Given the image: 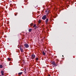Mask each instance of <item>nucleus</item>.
I'll return each mask as SVG.
<instances>
[{
    "label": "nucleus",
    "mask_w": 76,
    "mask_h": 76,
    "mask_svg": "<svg viewBox=\"0 0 76 76\" xmlns=\"http://www.w3.org/2000/svg\"><path fill=\"white\" fill-rule=\"evenodd\" d=\"M52 63L53 66H57V64H56V63L54 61H53Z\"/></svg>",
    "instance_id": "4"
},
{
    "label": "nucleus",
    "mask_w": 76,
    "mask_h": 76,
    "mask_svg": "<svg viewBox=\"0 0 76 76\" xmlns=\"http://www.w3.org/2000/svg\"><path fill=\"white\" fill-rule=\"evenodd\" d=\"M34 58H35V56L34 54L32 55L31 56L32 59H34Z\"/></svg>",
    "instance_id": "3"
},
{
    "label": "nucleus",
    "mask_w": 76,
    "mask_h": 76,
    "mask_svg": "<svg viewBox=\"0 0 76 76\" xmlns=\"http://www.w3.org/2000/svg\"><path fill=\"white\" fill-rule=\"evenodd\" d=\"M42 53L43 55H45V52H44V51L42 52Z\"/></svg>",
    "instance_id": "12"
},
{
    "label": "nucleus",
    "mask_w": 76,
    "mask_h": 76,
    "mask_svg": "<svg viewBox=\"0 0 76 76\" xmlns=\"http://www.w3.org/2000/svg\"><path fill=\"white\" fill-rule=\"evenodd\" d=\"M0 76H1V75H0Z\"/></svg>",
    "instance_id": "23"
},
{
    "label": "nucleus",
    "mask_w": 76,
    "mask_h": 76,
    "mask_svg": "<svg viewBox=\"0 0 76 76\" xmlns=\"http://www.w3.org/2000/svg\"><path fill=\"white\" fill-rule=\"evenodd\" d=\"M32 29L30 28L28 30V31L29 32H31V31H32Z\"/></svg>",
    "instance_id": "9"
},
{
    "label": "nucleus",
    "mask_w": 76,
    "mask_h": 76,
    "mask_svg": "<svg viewBox=\"0 0 76 76\" xmlns=\"http://www.w3.org/2000/svg\"><path fill=\"white\" fill-rule=\"evenodd\" d=\"M62 57H64V56H63V55Z\"/></svg>",
    "instance_id": "21"
},
{
    "label": "nucleus",
    "mask_w": 76,
    "mask_h": 76,
    "mask_svg": "<svg viewBox=\"0 0 76 76\" xmlns=\"http://www.w3.org/2000/svg\"><path fill=\"white\" fill-rule=\"evenodd\" d=\"M20 49L21 52H23V50L20 47Z\"/></svg>",
    "instance_id": "5"
},
{
    "label": "nucleus",
    "mask_w": 76,
    "mask_h": 76,
    "mask_svg": "<svg viewBox=\"0 0 76 76\" xmlns=\"http://www.w3.org/2000/svg\"><path fill=\"white\" fill-rule=\"evenodd\" d=\"M8 60H9V61H10V60H11V59H10V58H8Z\"/></svg>",
    "instance_id": "13"
},
{
    "label": "nucleus",
    "mask_w": 76,
    "mask_h": 76,
    "mask_svg": "<svg viewBox=\"0 0 76 76\" xmlns=\"http://www.w3.org/2000/svg\"><path fill=\"white\" fill-rule=\"evenodd\" d=\"M49 12H50V11H48V10H46L45 11L46 13H48L47 14H48Z\"/></svg>",
    "instance_id": "8"
},
{
    "label": "nucleus",
    "mask_w": 76,
    "mask_h": 76,
    "mask_svg": "<svg viewBox=\"0 0 76 76\" xmlns=\"http://www.w3.org/2000/svg\"><path fill=\"white\" fill-rule=\"evenodd\" d=\"M35 26H36V24H34V25L33 27H35Z\"/></svg>",
    "instance_id": "17"
},
{
    "label": "nucleus",
    "mask_w": 76,
    "mask_h": 76,
    "mask_svg": "<svg viewBox=\"0 0 76 76\" xmlns=\"http://www.w3.org/2000/svg\"><path fill=\"white\" fill-rule=\"evenodd\" d=\"M3 73H4V72H3V71H1V75H2V76H3V75H4Z\"/></svg>",
    "instance_id": "6"
},
{
    "label": "nucleus",
    "mask_w": 76,
    "mask_h": 76,
    "mask_svg": "<svg viewBox=\"0 0 76 76\" xmlns=\"http://www.w3.org/2000/svg\"><path fill=\"white\" fill-rule=\"evenodd\" d=\"M38 22H39V23H41V20H39L38 21Z\"/></svg>",
    "instance_id": "14"
},
{
    "label": "nucleus",
    "mask_w": 76,
    "mask_h": 76,
    "mask_svg": "<svg viewBox=\"0 0 76 76\" xmlns=\"http://www.w3.org/2000/svg\"><path fill=\"white\" fill-rule=\"evenodd\" d=\"M48 76H50V75H48Z\"/></svg>",
    "instance_id": "20"
},
{
    "label": "nucleus",
    "mask_w": 76,
    "mask_h": 76,
    "mask_svg": "<svg viewBox=\"0 0 76 76\" xmlns=\"http://www.w3.org/2000/svg\"><path fill=\"white\" fill-rule=\"evenodd\" d=\"M24 46H25L26 48H28V47H29V45L26 43L24 45Z\"/></svg>",
    "instance_id": "2"
},
{
    "label": "nucleus",
    "mask_w": 76,
    "mask_h": 76,
    "mask_svg": "<svg viewBox=\"0 0 76 76\" xmlns=\"http://www.w3.org/2000/svg\"><path fill=\"white\" fill-rule=\"evenodd\" d=\"M31 26H32V25H34V23H31Z\"/></svg>",
    "instance_id": "16"
},
{
    "label": "nucleus",
    "mask_w": 76,
    "mask_h": 76,
    "mask_svg": "<svg viewBox=\"0 0 76 76\" xmlns=\"http://www.w3.org/2000/svg\"><path fill=\"white\" fill-rule=\"evenodd\" d=\"M22 72H21L18 73L19 75H22Z\"/></svg>",
    "instance_id": "11"
},
{
    "label": "nucleus",
    "mask_w": 76,
    "mask_h": 76,
    "mask_svg": "<svg viewBox=\"0 0 76 76\" xmlns=\"http://www.w3.org/2000/svg\"><path fill=\"white\" fill-rule=\"evenodd\" d=\"M45 22L46 23H48V19L47 18Z\"/></svg>",
    "instance_id": "7"
},
{
    "label": "nucleus",
    "mask_w": 76,
    "mask_h": 76,
    "mask_svg": "<svg viewBox=\"0 0 76 76\" xmlns=\"http://www.w3.org/2000/svg\"><path fill=\"white\" fill-rule=\"evenodd\" d=\"M15 16H16V15H15Z\"/></svg>",
    "instance_id": "22"
},
{
    "label": "nucleus",
    "mask_w": 76,
    "mask_h": 76,
    "mask_svg": "<svg viewBox=\"0 0 76 76\" xmlns=\"http://www.w3.org/2000/svg\"><path fill=\"white\" fill-rule=\"evenodd\" d=\"M42 19L43 20H45V19H47V17H46V15H45L43 16L42 18Z\"/></svg>",
    "instance_id": "1"
},
{
    "label": "nucleus",
    "mask_w": 76,
    "mask_h": 76,
    "mask_svg": "<svg viewBox=\"0 0 76 76\" xmlns=\"http://www.w3.org/2000/svg\"><path fill=\"white\" fill-rule=\"evenodd\" d=\"M36 60H38V58H37L36 59Z\"/></svg>",
    "instance_id": "15"
},
{
    "label": "nucleus",
    "mask_w": 76,
    "mask_h": 76,
    "mask_svg": "<svg viewBox=\"0 0 76 76\" xmlns=\"http://www.w3.org/2000/svg\"><path fill=\"white\" fill-rule=\"evenodd\" d=\"M24 72L25 73H26V70H25V71H24Z\"/></svg>",
    "instance_id": "19"
},
{
    "label": "nucleus",
    "mask_w": 76,
    "mask_h": 76,
    "mask_svg": "<svg viewBox=\"0 0 76 76\" xmlns=\"http://www.w3.org/2000/svg\"><path fill=\"white\" fill-rule=\"evenodd\" d=\"M0 68L1 69L3 68V65H0Z\"/></svg>",
    "instance_id": "10"
},
{
    "label": "nucleus",
    "mask_w": 76,
    "mask_h": 76,
    "mask_svg": "<svg viewBox=\"0 0 76 76\" xmlns=\"http://www.w3.org/2000/svg\"><path fill=\"white\" fill-rule=\"evenodd\" d=\"M35 27V29H37V26H36Z\"/></svg>",
    "instance_id": "18"
}]
</instances>
